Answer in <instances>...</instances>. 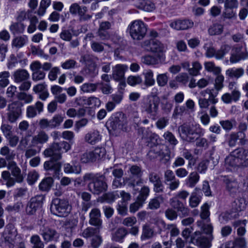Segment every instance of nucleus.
I'll use <instances>...</instances> for the list:
<instances>
[{"instance_id":"nucleus-1","label":"nucleus","mask_w":248,"mask_h":248,"mask_svg":"<svg viewBox=\"0 0 248 248\" xmlns=\"http://www.w3.org/2000/svg\"><path fill=\"white\" fill-rule=\"evenodd\" d=\"M70 145L66 141L54 142L49 148L45 150L43 152L46 157H51L49 160L45 161L44 164V169L48 173L54 177L58 176L62 164L58 162L62 158V150L66 152L70 149Z\"/></svg>"},{"instance_id":"nucleus-2","label":"nucleus","mask_w":248,"mask_h":248,"mask_svg":"<svg viewBox=\"0 0 248 248\" xmlns=\"http://www.w3.org/2000/svg\"><path fill=\"white\" fill-rule=\"evenodd\" d=\"M180 137L183 140L188 142H194L196 140V146L199 147H208L207 140L204 138L203 130L199 124H184L178 128Z\"/></svg>"},{"instance_id":"nucleus-3","label":"nucleus","mask_w":248,"mask_h":248,"mask_svg":"<svg viewBox=\"0 0 248 248\" xmlns=\"http://www.w3.org/2000/svg\"><path fill=\"white\" fill-rule=\"evenodd\" d=\"M71 210V206L67 200L55 198L52 201L50 211L53 215L65 217L69 214Z\"/></svg>"},{"instance_id":"nucleus-4","label":"nucleus","mask_w":248,"mask_h":248,"mask_svg":"<svg viewBox=\"0 0 248 248\" xmlns=\"http://www.w3.org/2000/svg\"><path fill=\"white\" fill-rule=\"evenodd\" d=\"M159 104V100L157 97L148 96L143 99L141 107L143 110L155 120L158 113Z\"/></svg>"},{"instance_id":"nucleus-5","label":"nucleus","mask_w":248,"mask_h":248,"mask_svg":"<svg viewBox=\"0 0 248 248\" xmlns=\"http://www.w3.org/2000/svg\"><path fill=\"white\" fill-rule=\"evenodd\" d=\"M129 33L131 37L137 40H140L145 37L147 32L145 24L141 20H135L128 26Z\"/></svg>"},{"instance_id":"nucleus-6","label":"nucleus","mask_w":248,"mask_h":248,"mask_svg":"<svg viewBox=\"0 0 248 248\" xmlns=\"http://www.w3.org/2000/svg\"><path fill=\"white\" fill-rule=\"evenodd\" d=\"M200 93L203 97L205 96V93L209 94L208 99L205 98H200L199 99V105L202 109H207L210 104L215 105L218 102V99L216 98L218 93L217 92H214V89H206L202 91Z\"/></svg>"},{"instance_id":"nucleus-7","label":"nucleus","mask_w":248,"mask_h":248,"mask_svg":"<svg viewBox=\"0 0 248 248\" xmlns=\"http://www.w3.org/2000/svg\"><path fill=\"white\" fill-rule=\"evenodd\" d=\"M44 199L45 197L43 195H38L31 198L26 207V214L29 216L35 215L37 210L42 207Z\"/></svg>"},{"instance_id":"nucleus-8","label":"nucleus","mask_w":248,"mask_h":248,"mask_svg":"<svg viewBox=\"0 0 248 248\" xmlns=\"http://www.w3.org/2000/svg\"><path fill=\"white\" fill-rule=\"evenodd\" d=\"M22 104L19 101H15L9 104L7 107L6 113L7 120L11 123H15L21 114Z\"/></svg>"},{"instance_id":"nucleus-9","label":"nucleus","mask_w":248,"mask_h":248,"mask_svg":"<svg viewBox=\"0 0 248 248\" xmlns=\"http://www.w3.org/2000/svg\"><path fill=\"white\" fill-rule=\"evenodd\" d=\"M17 235V232L14 224H8L5 227L2 233V237L5 244L9 247L14 248L16 238Z\"/></svg>"},{"instance_id":"nucleus-10","label":"nucleus","mask_w":248,"mask_h":248,"mask_svg":"<svg viewBox=\"0 0 248 248\" xmlns=\"http://www.w3.org/2000/svg\"><path fill=\"white\" fill-rule=\"evenodd\" d=\"M212 235L207 238L200 232H195L191 237V242L200 248H210L211 246Z\"/></svg>"},{"instance_id":"nucleus-11","label":"nucleus","mask_w":248,"mask_h":248,"mask_svg":"<svg viewBox=\"0 0 248 248\" xmlns=\"http://www.w3.org/2000/svg\"><path fill=\"white\" fill-rule=\"evenodd\" d=\"M103 178V176H100L96 178L93 181L89 183L88 185L89 191L96 195H99L107 191L108 185Z\"/></svg>"},{"instance_id":"nucleus-12","label":"nucleus","mask_w":248,"mask_h":248,"mask_svg":"<svg viewBox=\"0 0 248 248\" xmlns=\"http://www.w3.org/2000/svg\"><path fill=\"white\" fill-rule=\"evenodd\" d=\"M242 46H236L232 47L230 59L231 63H236L241 60L246 59L248 58V52L246 48L245 49V51H242Z\"/></svg>"},{"instance_id":"nucleus-13","label":"nucleus","mask_w":248,"mask_h":248,"mask_svg":"<svg viewBox=\"0 0 248 248\" xmlns=\"http://www.w3.org/2000/svg\"><path fill=\"white\" fill-rule=\"evenodd\" d=\"M141 46L146 50L153 52H163L164 50V45L156 39L145 41Z\"/></svg>"},{"instance_id":"nucleus-14","label":"nucleus","mask_w":248,"mask_h":248,"mask_svg":"<svg viewBox=\"0 0 248 248\" xmlns=\"http://www.w3.org/2000/svg\"><path fill=\"white\" fill-rule=\"evenodd\" d=\"M31 69L32 71V79L34 81L43 80L45 78L46 74L40 69L41 63L38 61L32 62L30 65Z\"/></svg>"},{"instance_id":"nucleus-15","label":"nucleus","mask_w":248,"mask_h":248,"mask_svg":"<svg viewBox=\"0 0 248 248\" xmlns=\"http://www.w3.org/2000/svg\"><path fill=\"white\" fill-rule=\"evenodd\" d=\"M238 153L237 149H236L231 152L229 155L226 157L225 164L226 167L234 169L240 168Z\"/></svg>"},{"instance_id":"nucleus-16","label":"nucleus","mask_w":248,"mask_h":248,"mask_svg":"<svg viewBox=\"0 0 248 248\" xmlns=\"http://www.w3.org/2000/svg\"><path fill=\"white\" fill-rule=\"evenodd\" d=\"M126 120L124 114H120L119 117H115L110 121L109 127L113 130H124L126 124Z\"/></svg>"},{"instance_id":"nucleus-17","label":"nucleus","mask_w":248,"mask_h":248,"mask_svg":"<svg viewBox=\"0 0 248 248\" xmlns=\"http://www.w3.org/2000/svg\"><path fill=\"white\" fill-rule=\"evenodd\" d=\"M128 69V66L124 64H118L112 68V77L116 81H124V74Z\"/></svg>"},{"instance_id":"nucleus-18","label":"nucleus","mask_w":248,"mask_h":248,"mask_svg":"<svg viewBox=\"0 0 248 248\" xmlns=\"http://www.w3.org/2000/svg\"><path fill=\"white\" fill-rule=\"evenodd\" d=\"M89 223L90 225L102 228V221L101 218V213L98 208H94L92 209L89 214Z\"/></svg>"},{"instance_id":"nucleus-19","label":"nucleus","mask_w":248,"mask_h":248,"mask_svg":"<svg viewBox=\"0 0 248 248\" xmlns=\"http://www.w3.org/2000/svg\"><path fill=\"white\" fill-rule=\"evenodd\" d=\"M8 169L11 171L12 175L15 178L18 183H21L24 179V176L21 174L20 169L14 161H10L7 165Z\"/></svg>"},{"instance_id":"nucleus-20","label":"nucleus","mask_w":248,"mask_h":248,"mask_svg":"<svg viewBox=\"0 0 248 248\" xmlns=\"http://www.w3.org/2000/svg\"><path fill=\"white\" fill-rule=\"evenodd\" d=\"M194 22L189 19L177 20L172 22L170 26L176 30H185L191 28Z\"/></svg>"},{"instance_id":"nucleus-21","label":"nucleus","mask_w":248,"mask_h":248,"mask_svg":"<svg viewBox=\"0 0 248 248\" xmlns=\"http://www.w3.org/2000/svg\"><path fill=\"white\" fill-rule=\"evenodd\" d=\"M12 77L16 83H21L29 78L30 74L26 69H18L13 72Z\"/></svg>"},{"instance_id":"nucleus-22","label":"nucleus","mask_w":248,"mask_h":248,"mask_svg":"<svg viewBox=\"0 0 248 248\" xmlns=\"http://www.w3.org/2000/svg\"><path fill=\"white\" fill-rule=\"evenodd\" d=\"M49 139L48 134L44 131L41 130L37 132V134L33 136L31 140V143L33 146L43 145L46 143Z\"/></svg>"},{"instance_id":"nucleus-23","label":"nucleus","mask_w":248,"mask_h":248,"mask_svg":"<svg viewBox=\"0 0 248 248\" xmlns=\"http://www.w3.org/2000/svg\"><path fill=\"white\" fill-rule=\"evenodd\" d=\"M40 234L46 242L52 241L59 237V234L55 230L48 227L44 228L43 229L41 230Z\"/></svg>"},{"instance_id":"nucleus-24","label":"nucleus","mask_w":248,"mask_h":248,"mask_svg":"<svg viewBox=\"0 0 248 248\" xmlns=\"http://www.w3.org/2000/svg\"><path fill=\"white\" fill-rule=\"evenodd\" d=\"M237 149L240 162L239 168L248 167V149L243 148H238Z\"/></svg>"},{"instance_id":"nucleus-25","label":"nucleus","mask_w":248,"mask_h":248,"mask_svg":"<svg viewBox=\"0 0 248 248\" xmlns=\"http://www.w3.org/2000/svg\"><path fill=\"white\" fill-rule=\"evenodd\" d=\"M101 140V136L97 130H93L87 133L85 137L84 140L88 143L94 145Z\"/></svg>"},{"instance_id":"nucleus-26","label":"nucleus","mask_w":248,"mask_h":248,"mask_svg":"<svg viewBox=\"0 0 248 248\" xmlns=\"http://www.w3.org/2000/svg\"><path fill=\"white\" fill-rule=\"evenodd\" d=\"M43 110V104L40 101H37L34 106H29L27 108V115L29 118H33L38 113Z\"/></svg>"},{"instance_id":"nucleus-27","label":"nucleus","mask_w":248,"mask_h":248,"mask_svg":"<svg viewBox=\"0 0 248 248\" xmlns=\"http://www.w3.org/2000/svg\"><path fill=\"white\" fill-rule=\"evenodd\" d=\"M223 182L225 184L227 190L231 195L235 194L238 190V184L235 180L224 177Z\"/></svg>"},{"instance_id":"nucleus-28","label":"nucleus","mask_w":248,"mask_h":248,"mask_svg":"<svg viewBox=\"0 0 248 248\" xmlns=\"http://www.w3.org/2000/svg\"><path fill=\"white\" fill-rule=\"evenodd\" d=\"M161 59H164L162 54H158L157 57L146 55L141 57V62L147 65L157 64Z\"/></svg>"},{"instance_id":"nucleus-29","label":"nucleus","mask_w":248,"mask_h":248,"mask_svg":"<svg viewBox=\"0 0 248 248\" xmlns=\"http://www.w3.org/2000/svg\"><path fill=\"white\" fill-rule=\"evenodd\" d=\"M155 234V231L148 224H145L142 227V232L140 239L145 240L153 238Z\"/></svg>"},{"instance_id":"nucleus-30","label":"nucleus","mask_w":248,"mask_h":248,"mask_svg":"<svg viewBox=\"0 0 248 248\" xmlns=\"http://www.w3.org/2000/svg\"><path fill=\"white\" fill-rule=\"evenodd\" d=\"M147 156L150 160H153L158 157L161 159L166 157V154L161 149L160 146H155L149 151L147 154Z\"/></svg>"},{"instance_id":"nucleus-31","label":"nucleus","mask_w":248,"mask_h":248,"mask_svg":"<svg viewBox=\"0 0 248 248\" xmlns=\"http://www.w3.org/2000/svg\"><path fill=\"white\" fill-rule=\"evenodd\" d=\"M128 233V232L126 228L124 227L119 228L113 233L112 239L115 242H122Z\"/></svg>"},{"instance_id":"nucleus-32","label":"nucleus","mask_w":248,"mask_h":248,"mask_svg":"<svg viewBox=\"0 0 248 248\" xmlns=\"http://www.w3.org/2000/svg\"><path fill=\"white\" fill-rule=\"evenodd\" d=\"M64 171L66 173L79 174L81 171V168L78 163H66L63 167Z\"/></svg>"},{"instance_id":"nucleus-33","label":"nucleus","mask_w":248,"mask_h":248,"mask_svg":"<svg viewBox=\"0 0 248 248\" xmlns=\"http://www.w3.org/2000/svg\"><path fill=\"white\" fill-rule=\"evenodd\" d=\"M244 74V70L242 68H232L226 71V75L229 78L238 79Z\"/></svg>"},{"instance_id":"nucleus-34","label":"nucleus","mask_w":248,"mask_h":248,"mask_svg":"<svg viewBox=\"0 0 248 248\" xmlns=\"http://www.w3.org/2000/svg\"><path fill=\"white\" fill-rule=\"evenodd\" d=\"M200 176L196 171L191 172L185 180L186 185L189 187H194L199 181Z\"/></svg>"},{"instance_id":"nucleus-35","label":"nucleus","mask_w":248,"mask_h":248,"mask_svg":"<svg viewBox=\"0 0 248 248\" xmlns=\"http://www.w3.org/2000/svg\"><path fill=\"white\" fill-rule=\"evenodd\" d=\"M87 11V8L86 6H80L77 3L72 4L69 8V12L71 14H78L79 16L83 15Z\"/></svg>"},{"instance_id":"nucleus-36","label":"nucleus","mask_w":248,"mask_h":248,"mask_svg":"<svg viewBox=\"0 0 248 248\" xmlns=\"http://www.w3.org/2000/svg\"><path fill=\"white\" fill-rule=\"evenodd\" d=\"M28 42V37L26 35L16 37L12 40V46L16 48L23 46Z\"/></svg>"},{"instance_id":"nucleus-37","label":"nucleus","mask_w":248,"mask_h":248,"mask_svg":"<svg viewBox=\"0 0 248 248\" xmlns=\"http://www.w3.org/2000/svg\"><path fill=\"white\" fill-rule=\"evenodd\" d=\"M238 216L239 215L238 213L236 212H226L222 213L219 216V219L221 223L227 222L230 220L237 218Z\"/></svg>"},{"instance_id":"nucleus-38","label":"nucleus","mask_w":248,"mask_h":248,"mask_svg":"<svg viewBox=\"0 0 248 248\" xmlns=\"http://www.w3.org/2000/svg\"><path fill=\"white\" fill-rule=\"evenodd\" d=\"M164 201L162 195L156 197L150 200L148 204V207L151 210H156L160 207V203Z\"/></svg>"},{"instance_id":"nucleus-39","label":"nucleus","mask_w":248,"mask_h":248,"mask_svg":"<svg viewBox=\"0 0 248 248\" xmlns=\"http://www.w3.org/2000/svg\"><path fill=\"white\" fill-rule=\"evenodd\" d=\"M101 228L99 227H95V228L88 227L83 232L82 235L85 238L94 237V235H98Z\"/></svg>"},{"instance_id":"nucleus-40","label":"nucleus","mask_w":248,"mask_h":248,"mask_svg":"<svg viewBox=\"0 0 248 248\" xmlns=\"http://www.w3.org/2000/svg\"><path fill=\"white\" fill-rule=\"evenodd\" d=\"M219 124L225 131H230L236 125V121L234 119L222 120L219 122Z\"/></svg>"},{"instance_id":"nucleus-41","label":"nucleus","mask_w":248,"mask_h":248,"mask_svg":"<svg viewBox=\"0 0 248 248\" xmlns=\"http://www.w3.org/2000/svg\"><path fill=\"white\" fill-rule=\"evenodd\" d=\"M25 30L24 25L21 22L13 23L10 26V30L13 34L22 33Z\"/></svg>"},{"instance_id":"nucleus-42","label":"nucleus","mask_w":248,"mask_h":248,"mask_svg":"<svg viewBox=\"0 0 248 248\" xmlns=\"http://www.w3.org/2000/svg\"><path fill=\"white\" fill-rule=\"evenodd\" d=\"M35 146H33L31 143V144L25 149V156L26 158H30L33 157L40 152L41 147L37 146V148H35Z\"/></svg>"},{"instance_id":"nucleus-43","label":"nucleus","mask_w":248,"mask_h":248,"mask_svg":"<svg viewBox=\"0 0 248 248\" xmlns=\"http://www.w3.org/2000/svg\"><path fill=\"white\" fill-rule=\"evenodd\" d=\"M223 31V26L218 23L213 24L208 30L209 34L211 35H219L222 33Z\"/></svg>"},{"instance_id":"nucleus-44","label":"nucleus","mask_w":248,"mask_h":248,"mask_svg":"<svg viewBox=\"0 0 248 248\" xmlns=\"http://www.w3.org/2000/svg\"><path fill=\"white\" fill-rule=\"evenodd\" d=\"M10 76V74L9 71H4L0 72V88H4L9 84Z\"/></svg>"},{"instance_id":"nucleus-45","label":"nucleus","mask_w":248,"mask_h":248,"mask_svg":"<svg viewBox=\"0 0 248 248\" xmlns=\"http://www.w3.org/2000/svg\"><path fill=\"white\" fill-rule=\"evenodd\" d=\"M53 183V180L51 177H47L41 182L39 185V189L43 191L49 190Z\"/></svg>"},{"instance_id":"nucleus-46","label":"nucleus","mask_w":248,"mask_h":248,"mask_svg":"<svg viewBox=\"0 0 248 248\" xmlns=\"http://www.w3.org/2000/svg\"><path fill=\"white\" fill-rule=\"evenodd\" d=\"M0 154L2 155L6 156V159L8 161V162L10 161H13L16 155L14 151L10 152V149L6 146L1 148L0 150Z\"/></svg>"},{"instance_id":"nucleus-47","label":"nucleus","mask_w":248,"mask_h":248,"mask_svg":"<svg viewBox=\"0 0 248 248\" xmlns=\"http://www.w3.org/2000/svg\"><path fill=\"white\" fill-rule=\"evenodd\" d=\"M201 200V197L198 195L196 192H193L189 197V205L191 208H195L198 206Z\"/></svg>"},{"instance_id":"nucleus-48","label":"nucleus","mask_w":248,"mask_h":248,"mask_svg":"<svg viewBox=\"0 0 248 248\" xmlns=\"http://www.w3.org/2000/svg\"><path fill=\"white\" fill-rule=\"evenodd\" d=\"M144 76V82L146 86H150L153 85L155 80L153 78L154 74L151 70H148L143 73Z\"/></svg>"},{"instance_id":"nucleus-49","label":"nucleus","mask_w":248,"mask_h":248,"mask_svg":"<svg viewBox=\"0 0 248 248\" xmlns=\"http://www.w3.org/2000/svg\"><path fill=\"white\" fill-rule=\"evenodd\" d=\"M98 86V84H97V83H86L81 86V90L85 93L94 92L96 91Z\"/></svg>"},{"instance_id":"nucleus-50","label":"nucleus","mask_w":248,"mask_h":248,"mask_svg":"<svg viewBox=\"0 0 248 248\" xmlns=\"http://www.w3.org/2000/svg\"><path fill=\"white\" fill-rule=\"evenodd\" d=\"M149 192L150 189L149 187L145 186H143L140 191L137 200L144 202L149 196Z\"/></svg>"},{"instance_id":"nucleus-51","label":"nucleus","mask_w":248,"mask_h":248,"mask_svg":"<svg viewBox=\"0 0 248 248\" xmlns=\"http://www.w3.org/2000/svg\"><path fill=\"white\" fill-rule=\"evenodd\" d=\"M231 49V46L228 45H224L221 46L220 49L216 51L215 57L217 59H221L224 55L228 53Z\"/></svg>"},{"instance_id":"nucleus-52","label":"nucleus","mask_w":248,"mask_h":248,"mask_svg":"<svg viewBox=\"0 0 248 248\" xmlns=\"http://www.w3.org/2000/svg\"><path fill=\"white\" fill-rule=\"evenodd\" d=\"M64 117L61 114H56L50 120L51 124V128H54L59 126L63 122Z\"/></svg>"},{"instance_id":"nucleus-53","label":"nucleus","mask_w":248,"mask_h":248,"mask_svg":"<svg viewBox=\"0 0 248 248\" xmlns=\"http://www.w3.org/2000/svg\"><path fill=\"white\" fill-rule=\"evenodd\" d=\"M80 160L82 162L87 163L95 161L96 158L93 151L84 153L81 156Z\"/></svg>"},{"instance_id":"nucleus-54","label":"nucleus","mask_w":248,"mask_h":248,"mask_svg":"<svg viewBox=\"0 0 248 248\" xmlns=\"http://www.w3.org/2000/svg\"><path fill=\"white\" fill-rule=\"evenodd\" d=\"M163 137L165 140L171 145L175 146L178 143L177 140L176 139L174 135L169 131L164 133Z\"/></svg>"},{"instance_id":"nucleus-55","label":"nucleus","mask_w":248,"mask_h":248,"mask_svg":"<svg viewBox=\"0 0 248 248\" xmlns=\"http://www.w3.org/2000/svg\"><path fill=\"white\" fill-rule=\"evenodd\" d=\"M31 243L33 245L32 248H44V244L38 235H34L31 237Z\"/></svg>"},{"instance_id":"nucleus-56","label":"nucleus","mask_w":248,"mask_h":248,"mask_svg":"<svg viewBox=\"0 0 248 248\" xmlns=\"http://www.w3.org/2000/svg\"><path fill=\"white\" fill-rule=\"evenodd\" d=\"M209 205L207 203H204L201 207V212L200 214V217L202 219L206 220L207 221L209 220Z\"/></svg>"},{"instance_id":"nucleus-57","label":"nucleus","mask_w":248,"mask_h":248,"mask_svg":"<svg viewBox=\"0 0 248 248\" xmlns=\"http://www.w3.org/2000/svg\"><path fill=\"white\" fill-rule=\"evenodd\" d=\"M77 62L73 59H68L61 64L62 67L64 69H75L77 67Z\"/></svg>"},{"instance_id":"nucleus-58","label":"nucleus","mask_w":248,"mask_h":248,"mask_svg":"<svg viewBox=\"0 0 248 248\" xmlns=\"http://www.w3.org/2000/svg\"><path fill=\"white\" fill-rule=\"evenodd\" d=\"M23 207L21 202H18L13 205H9L6 206L5 210L10 212H18Z\"/></svg>"},{"instance_id":"nucleus-59","label":"nucleus","mask_w":248,"mask_h":248,"mask_svg":"<svg viewBox=\"0 0 248 248\" xmlns=\"http://www.w3.org/2000/svg\"><path fill=\"white\" fill-rule=\"evenodd\" d=\"M168 77L166 73L161 74L157 75L156 78V81L159 86L164 87L168 83Z\"/></svg>"},{"instance_id":"nucleus-60","label":"nucleus","mask_w":248,"mask_h":248,"mask_svg":"<svg viewBox=\"0 0 248 248\" xmlns=\"http://www.w3.org/2000/svg\"><path fill=\"white\" fill-rule=\"evenodd\" d=\"M202 68L201 64L198 62H195L192 63V67L188 69L190 75L192 76H197L199 74V71Z\"/></svg>"},{"instance_id":"nucleus-61","label":"nucleus","mask_w":248,"mask_h":248,"mask_svg":"<svg viewBox=\"0 0 248 248\" xmlns=\"http://www.w3.org/2000/svg\"><path fill=\"white\" fill-rule=\"evenodd\" d=\"M204 65L206 70L208 71L212 72L216 74H218L220 72V68L216 67L213 62H206Z\"/></svg>"},{"instance_id":"nucleus-62","label":"nucleus","mask_w":248,"mask_h":248,"mask_svg":"<svg viewBox=\"0 0 248 248\" xmlns=\"http://www.w3.org/2000/svg\"><path fill=\"white\" fill-rule=\"evenodd\" d=\"M98 86H100V89L102 93L105 94H108L111 93L112 87L110 83H105L104 82H97Z\"/></svg>"},{"instance_id":"nucleus-63","label":"nucleus","mask_w":248,"mask_h":248,"mask_svg":"<svg viewBox=\"0 0 248 248\" xmlns=\"http://www.w3.org/2000/svg\"><path fill=\"white\" fill-rule=\"evenodd\" d=\"M93 152L94 154L96 160L103 158L105 155L106 153L105 148L102 147H96Z\"/></svg>"},{"instance_id":"nucleus-64","label":"nucleus","mask_w":248,"mask_h":248,"mask_svg":"<svg viewBox=\"0 0 248 248\" xmlns=\"http://www.w3.org/2000/svg\"><path fill=\"white\" fill-rule=\"evenodd\" d=\"M166 217L169 220H173L177 218V213L173 208H168L165 212Z\"/></svg>"}]
</instances>
